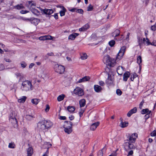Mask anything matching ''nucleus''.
Listing matches in <instances>:
<instances>
[{"mask_svg":"<svg viewBox=\"0 0 156 156\" xmlns=\"http://www.w3.org/2000/svg\"><path fill=\"white\" fill-rule=\"evenodd\" d=\"M33 150L32 147L28 148L27 150V156H31L33 154Z\"/></svg>","mask_w":156,"mask_h":156,"instance_id":"a878e982","label":"nucleus"},{"mask_svg":"<svg viewBox=\"0 0 156 156\" xmlns=\"http://www.w3.org/2000/svg\"><path fill=\"white\" fill-rule=\"evenodd\" d=\"M59 119L60 120H64L66 119V116H59Z\"/></svg>","mask_w":156,"mask_h":156,"instance_id":"052dcab7","label":"nucleus"},{"mask_svg":"<svg viewBox=\"0 0 156 156\" xmlns=\"http://www.w3.org/2000/svg\"><path fill=\"white\" fill-rule=\"evenodd\" d=\"M130 74L129 72H126L123 75V80L125 81H127L128 78L129 77Z\"/></svg>","mask_w":156,"mask_h":156,"instance_id":"aec40b11","label":"nucleus"},{"mask_svg":"<svg viewBox=\"0 0 156 156\" xmlns=\"http://www.w3.org/2000/svg\"><path fill=\"white\" fill-rule=\"evenodd\" d=\"M50 109V107L48 105H46V108L45 109V111L46 112H48V111Z\"/></svg>","mask_w":156,"mask_h":156,"instance_id":"bf43d9fd","label":"nucleus"},{"mask_svg":"<svg viewBox=\"0 0 156 156\" xmlns=\"http://www.w3.org/2000/svg\"><path fill=\"white\" fill-rule=\"evenodd\" d=\"M100 49L101 51H104L103 52V53L104 54L107 51V49L105 47H102V48H101Z\"/></svg>","mask_w":156,"mask_h":156,"instance_id":"09e8293b","label":"nucleus"},{"mask_svg":"<svg viewBox=\"0 0 156 156\" xmlns=\"http://www.w3.org/2000/svg\"><path fill=\"white\" fill-rule=\"evenodd\" d=\"M34 65V63H31L30 64L29 66V69H31Z\"/></svg>","mask_w":156,"mask_h":156,"instance_id":"338daca9","label":"nucleus"},{"mask_svg":"<svg viewBox=\"0 0 156 156\" xmlns=\"http://www.w3.org/2000/svg\"><path fill=\"white\" fill-rule=\"evenodd\" d=\"M14 8L15 9L20 10L25 8V7L22 4H18L14 6Z\"/></svg>","mask_w":156,"mask_h":156,"instance_id":"4be33fe9","label":"nucleus"},{"mask_svg":"<svg viewBox=\"0 0 156 156\" xmlns=\"http://www.w3.org/2000/svg\"><path fill=\"white\" fill-rule=\"evenodd\" d=\"M103 62L107 65L109 66L113 67L115 65V60L111 58L108 55H106L104 57Z\"/></svg>","mask_w":156,"mask_h":156,"instance_id":"20e7f679","label":"nucleus"},{"mask_svg":"<svg viewBox=\"0 0 156 156\" xmlns=\"http://www.w3.org/2000/svg\"><path fill=\"white\" fill-rule=\"evenodd\" d=\"M37 98L32 99L31 102L34 104L36 105L38 104L39 102Z\"/></svg>","mask_w":156,"mask_h":156,"instance_id":"f704fd0d","label":"nucleus"},{"mask_svg":"<svg viewBox=\"0 0 156 156\" xmlns=\"http://www.w3.org/2000/svg\"><path fill=\"white\" fill-rule=\"evenodd\" d=\"M133 153V150L130 151L128 153L127 156H129L130 155H132Z\"/></svg>","mask_w":156,"mask_h":156,"instance_id":"e2e57ef3","label":"nucleus"},{"mask_svg":"<svg viewBox=\"0 0 156 156\" xmlns=\"http://www.w3.org/2000/svg\"><path fill=\"white\" fill-rule=\"evenodd\" d=\"M43 12L46 14L51 15L54 12L53 10L52 9H45L43 10Z\"/></svg>","mask_w":156,"mask_h":156,"instance_id":"2eb2a0df","label":"nucleus"},{"mask_svg":"<svg viewBox=\"0 0 156 156\" xmlns=\"http://www.w3.org/2000/svg\"><path fill=\"white\" fill-rule=\"evenodd\" d=\"M39 39L41 41H44L46 40V38H45V36H41L39 37Z\"/></svg>","mask_w":156,"mask_h":156,"instance_id":"4d7b16f0","label":"nucleus"},{"mask_svg":"<svg viewBox=\"0 0 156 156\" xmlns=\"http://www.w3.org/2000/svg\"><path fill=\"white\" fill-rule=\"evenodd\" d=\"M98 84L101 86H104L105 84V83L102 81H99V82Z\"/></svg>","mask_w":156,"mask_h":156,"instance_id":"6e6d98bb","label":"nucleus"},{"mask_svg":"<svg viewBox=\"0 0 156 156\" xmlns=\"http://www.w3.org/2000/svg\"><path fill=\"white\" fill-rule=\"evenodd\" d=\"M116 93L118 95H120L122 93V91L119 89H117L116 90Z\"/></svg>","mask_w":156,"mask_h":156,"instance_id":"a18cd8bd","label":"nucleus"},{"mask_svg":"<svg viewBox=\"0 0 156 156\" xmlns=\"http://www.w3.org/2000/svg\"><path fill=\"white\" fill-rule=\"evenodd\" d=\"M142 61V60L141 57L140 56H138L137 59V63L140 65V64L141 63Z\"/></svg>","mask_w":156,"mask_h":156,"instance_id":"4c0bfd02","label":"nucleus"},{"mask_svg":"<svg viewBox=\"0 0 156 156\" xmlns=\"http://www.w3.org/2000/svg\"><path fill=\"white\" fill-rule=\"evenodd\" d=\"M79 35V34L77 33H73L69 36V39L73 40Z\"/></svg>","mask_w":156,"mask_h":156,"instance_id":"a211bd4d","label":"nucleus"},{"mask_svg":"<svg viewBox=\"0 0 156 156\" xmlns=\"http://www.w3.org/2000/svg\"><path fill=\"white\" fill-rule=\"evenodd\" d=\"M143 41L144 43L146 45H152V43L150 42L149 39L147 38L146 39L144 38L143 39Z\"/></svg>","mask_w":156,"mask_h":156,"instance_id":"5701e85b","label":"nucleus"},{"mask_svg":"<svg viewBox=\"0 0 156 156\" xmlns=\"http://www.w3.org/2000/svg\"><path fill=\"white\" fill-rule=\"evenodd\" d=\"M77 9L76 8H72L70 9L69 10V11H70L71 12H76V10Z\"/></svg>","mask_w":156,"mask_h":156,"instance_id":"774afa93","label":"nucleus"},{"mask_svg":"<svg viewBox=\"0 0 156 156\" xmlns=\"http://www.w3.org/2000/svg\"><path fill=\"white\" fill-rule=\"evenodd\" d=\"M137 39L138 45L140 47L143 44V40H142V38L139 36H137Z\"/></svg>","mask_w":156,"mask_h":156,"instance_id":"393cba45","label":"nucleus"},{"mask_svg":"<svg viewBox=\"0 0 156 156\" xmlns=\"http://www.w3.org/2000/svg\"><path fill=\"white\" fill-rule=\"evenodd\" d=\"M15 75L17 78L20 77V79L19 80V81L20 82L21 80V78L23 77L21 74L20 73H15Z\"/></svg>","mask_w":156,"mask_h":156,"instance_id":"ea45409f","label":"nucleus"},{"mask_svg":"<svg viewBox=\"0 0 156 156\" xmlns=\"http://www.w3.org/2000/svg\"><path fill=\"white\" fill-rule=\"evenodd\" d=\"M80 106V108L84 107L86 104V101L84 99H82L79 101Z\"/></svg>","mask_w":156,"mask_h":156,"instance_id":"412c9836","label":"nucleus"},{"mask_svg":"<svg viewBox=\"0 0 156 156\" xmlns=\"http://www.w3.org/2000/svg\"><path fill=\"white\" fill-rule=\"evenodd\" d=\"M100 122H98L93 123L90 126V129L94 130L99 125Z\"/></svg>","mask_w":156,"mask_h":156,"instance_id":"f8f14e48","label":"nucleus"},{"mask_svg":"<svg viewBox=\"0 0 156 156\" xmlns=\"http://www.w3.org/2000/svg\"><path fill=\"white\" fill-rule=\"evenodd\" d=\"M151 135L152 136H156V131L155 130H154L151 133Z\"/></svg>","mask_w":156,"mask_h":156,"instance_id":"3c124183","label":"nucleus"},{"mask_svg":"<svg viewBox=\"0 0 156 156\" xmlns=\"http://www.w3.org/2000/svg\"><path fill=\"white\" fill-rule=\"evenodd\" d=\"M53 125L52 123L49 120H42L37 124V128L39 131H46Z\"/></svg>","mask_w":156,"mask_h":156,"instance_id":"f03ea898","label":"nucleus"},{"mask_svg":"<svg viewBox=\"0 0 156 156\" xmlns=\"http://www.w3.org/2000/svg\"><path fill=\"white\" fill-rule=\"evenodd\" d=\"M55 63L54 68L55 72L60 74L64 73L65 70V68L64 66L62 65H58L57 62H53Z\"/></svg>","mask_w":156,"mask_h":156,"instance_id":"39448f33","label":"nucleus"},{"mask_svg":"<svg viewBox=\"0 0 156 156\" xmlns=\"http://www.w3.org/2000/svg\"><path fill=\"white\" fill-rule=\"evenodd\" d=\"M151 113V111H149L147 108L143 109L141 111V113L144 114L147 113V114H150Z\"/></svg>","mask_w":156,"mask_h":156,"instance_id":"bb28decb","label":"nucleus"},{"mask_svg":"<svg viewBox=\"0 0 156 156\" xmlns=\"http://www.w3.org/2000/svg\"><path fill=\"white\" fill-rule=\"evenodd\" d=\"M25 20H28L30 21L32 24H33L35 26H37L40 21L39 19L35 18H32L31 19H25Z\"/></svg>","mask_w":156,"mask_h":156,"instance_id":"1a4fd4ad","label":"nucleus"},{"mask_svg":"<svg viewBox=\"0 0 156 156\" xmlns=\"http://www.w3.org/2000/svg\"><path fill=\"white\" fill-rule=\"evenodd\" d=\"M68 121H66L64 122V124L63 125V128H64V131L68 134Z\"/></svg>","mask_w":156,"mask_h":156,"instance_id":"4468645a","label":"nucleus"},{"mask_svg":"<svg viewBox=\"0 0 156 156\" xmlns=\"http://www.w3.org/2000/svg\"><path fill=\"white\" fill-rule=\"evenodd\" d=\"M93 9V7L92 5L91 4L89 5L87 7V11H91Z\"/></svg>","mask_w":156,"mask_h":156,"instance_id":"37998d69","label":"nucleus"},{"mask_svg":"<svg viewBox=\"0 0 156 156\" xmlns=\"http://www.w3.org/2000/svg\"><path fill=\"white\" fill-rule=\"evenodd\" d=\"M27 98L26 96H23L21 98L18 99V101L20 103H24L26 101Z\"/></svg>","mask_w":156,"mask_h":156,"instance_id":"cd10ccee","label":"nucleus"},{"mask_svg":"<svg viewBox=\"0 0 156 156\" xmlns=\"http://www.w3.org/2000/svg\"><path fill=\"white\" fill-rule=\"evenodd\" d=\"M138 134L136 133H133L131 135H129L128 137V140H127L129 142H125L124 144L125 150L126 151H128L129 150L134 149L135 148V146L133 144L130 143H134L137 137Z\"/></svg>","mask_w":156,"mask_h":156,"instance_id":"f257e3e1","label":"nucleus"},{"mask_svg":"<svg viewBox=\"0 0 156 156\" xmlns=\"http://www.w3.org/2000/svg\"><path fill=\"white\" fill-rule=\"evenodd\" d=\"M133 113L130 110L127 114V116L130 117Z\"/></svg>","mask_w":156,"mask_h":156,"instance_id":"0e129e2a","label":"nucleus"},{"mask_svg":"<svg viewBox=\"0 0 156 156\" xmlns=\"http://www.w3.org/2000/svg\"><path fill=\"white\" fill-rule=\"evenodd\" d=\"M29 11L27 10H22L20 11V13L22 14H24L27 13Z\"/></svg>","mask_w":156,"mask_h":156,"instance_id":"864d4df0","label":"nucleus"},{"mask_svg":"<svg viewBox=\"0 0 156 156\" xmlns=\"http://www.w3.org/2000/svg\"><path fill=\"white\" fill-rule=\"evenodd\" d=\"M76 12L81 14H83V11L81 9H77Z\"/></svg>","mask_w":156,"mask_h":156,"instance_id":"79ce46f5","label":"nucleus"},{"mask_svg":"<svg viewBox=\"0 0 156 156\" xmlns=\"http://www.w3.org/2000/svg\"><path fill=\"white\" fill-rule=\"evenodd\" d=\"M94 89L96 92H99L101 91L102 88L100 86L98 85H95L94 86Z\"/></svg>","mask_w":156,"mask_h":156,"instance_id":"6ab92c4d","label":"nucleus"},{"mask_svg":"<svg viewBox=\"0 0 156 156\" xmlns=\"http://www.w3.org/2000/svg\"><path fill=\"white\" fill-rule=\"evenodd\" d=\"M9 120L13 125L15 124L17 125L18 122L15 115H13V112L11 113L9 115Z\"/></svg>","mask_w":156,"mask_h":156,"instance_id":"6e6552de","label":"nucleus"},{"mask_svg":"<svg viewBox=\"0 0 156 156\" xmlns=\"http://www.w3.org/2000/svg\"><path fill=\"white\" fill-rule=\"evenodd\" d=\"M90 78L89 76H86L81 79H80L77 82V83H80L88 81Z\"/></svg>","mask_w":156,"mask_h":156,"instance_id":"9b49d317","label":"nucleus"},{"mask_svg":"<svg viewBox=\"0 0 156 156\" xmlns=\"http://www.w3.org/2000/svg\"><path fill=\"white\" fill-rule=\"evenodd\" d=\"M133 113H136L137 111V109L136 107H134L133 109L130 110Z\"/></svg>","mask_w":156,"mask_h":156,"instance_id":"49530a36","label":"nucleus"},{"mask_svg":"<svg viewBox=\"0 0 156 156\" xmlns=\"http://www.w3.org/2000/svg\"><path fill=\"white\" fill-rule=\"evenodd\" d=\"M103 152L102 150L99 151L98 153V156H102Z\"/></svg>","mask_w":156,"mask_h":156,"instance_id":"603ef678","label":"nucleus"},{"mask_svg":"<svg viewBox=\"0 0 156 156\" xmlns=\"http://www.w3.org/2000/svg\"><path fill=\"white\" fill-rule=\"evenodd\" d=\"M90 27L89 25L88 24H86L83 26L81 28L79 29L80 31H86Z\"/></svg>","mask_w":156,"mask_h":156,"instance_id":"dca6fc26","label":"nucleus"},{"mask_svg":"<svg viewBox=\"0 0 156 156\" xmlns=\"http://www.w3.org/2000/svg\"><path fill=\"white\" fill-rule=\"evenodd\" d=\"M74 94L78 95L79 96H82L84 94L83 91L79 87H76L73 91Z\"/></svg>","mask_w":156,"mask_h":156,"instance_id":"0eeeda50","label":"nucleus"},{"mask_svg":"<svg viewBox=\"0 0 156 156\" xmlns=\"http://www.w3.org/2000/svg\"><path fill=\"white\" fill-rule=\"evenodd\" d=\"M115 44V41L114 40H111L110 41L108 44L111 47H113Z\"/></svg>","mask_w":156,"mask_h":156,"instance_id":"a19ab883","label":"nucleus"},{"mask_svg":"<svg viewBox=\"0 0 156 156\" xmlns=\"http://www.w3.org/2000/svg\"><path fill=\"white\" fill-rule=\"evenodd\" d=\"M16 147V145L14 142H11L9 143L8 147L10 148H14Z\"/></svg>","mask_w":156,"mask_h":156,"instance_id":"c9c22d12","label":"nucleus"},{"mask_svg":"<svg viewBox=\"0 0 156 156\" xmlns=\"http://www.w3.org/2000/svg\"><path fill=\"white\" fill-rule=\"evenodd\" d=\"M33 87L31 81L26 80L23 81L21 84L20 89L25 92L30 91L33 90Z\"/></svg>","mask_w":156,"mask_h":156,"instance_id":"7ed1b4c3","label":"nucleus"},{"mask_svg":"<svg viewBox=\"0 0 156 156\" xmlns=\"http://www.w3.org/2000/svg\"><path fill=\"white\" fill-rule=\"evenodd\" d=\"M126 48V47L125 46H123L121 48L119 52V53L117 55L116 57V60H119L123 57L124 53L125 51Z\"/></svg>","mask_w":156,"mask_h":156,"instance_id":"423d86ee","label":"nucleus"},{"mask_svg":"<svg viewBox=\"0 0 156 156\" xmlns=\"http://www.w3.org/2000/svg\"><path fill=\"white\" fill-rule=\"evenodd\" d=\"M33 1H28L26 3V6L28 8H30V10L32 8H33V6L35 7L36 6V4L33 3Z\"/></svg>","mask_w":156,"mask_h":156,"instance_id":"9d476101","label":"nucleus"},{"mask_svg":"<svg viewBox=\"0 0 156 156\" xmlns=\"http://www.w3.org/2000/svg\"><path fill=\"white\" fill-rule=\"evenodd\" d=\"M69 124L70 126H69V133H71L73 131L72 126H73V123L72 122H69Z\"/></svg>","mask_w":156,"mask_h":156,"instance_id":"e433bc0d","label":"nucleus"},{"mask_svg":"<svg viewBox=\"0 0 156 156\" xmlns=\"http://www.w3.org/2000/svg\"><path fill=\"white\" fill-rule=\"evenodd\" d=\"M144 101H143V100L142 101L140 102V103L139 105V108L140 109H141L142 108V106L144 103Z\"/></svg>","mask_w":156,"mask_h":156,"instance_id":"680f3d73","label":"nucleus"},{"mask_svg":"<svg viewBox=\"0 0 156 156\" xmlns=\"http://www.w3.org/2000/svg\"><path fill=\"white\" fill-rule=\"evenodd\" d=\"M30 10L34 14L38 16L39 14V11L35 8H32Z\"/></svg>","mask_w":156,"mask_h":156,"instance_id":"b1692460","label":"nucleus"},{"mask_svg":"<svg viewBox=\"0 0 156 156\" xmlns=\"http://www.w3.org/2000/svg\"><path fill=\"white\" fill-rule=\"evenodd\" d=\"M25 118L28 121H31L34 118L33 115H26Z\"/></svg>","mask_w":156,"mask_h":156,"instance_id":"c756f323","label":"nucleus"},{"mask_svg":"<svg viewBox=\"0 0 156 156\" xmlns=\"http://www.w3.org/2000/svg\"><path fill=\"white\" fill-rule=\"evenodd\" d=\"M124 71V69L121 66H119L117 69V72L119 75H121L122 74Z\"/></svg>","mask_w":156,"mask_h":156,"instance_id":"ddd939ff","label":"nucleus"},{"mask_svg":"<svg viewBox=\"0 0 156 156\" xmlns=\"http://www.w3.org/2000/svg\"><path fill=\"white\" fill-rule=\"evenodd\" d=\"M137 76V75L136 74H133L131 76L130 79L131 81H133L134 79Z\"/></svg>","mask_w":156,"mask_h":156,"instance_id":"de8ad7c7","label":"nucleus"},{"mask_svg":"<svg viewBox=\"0 0 156 156\" xmlns=\"http://www.w3.org/2000/svg\"><path fill=\"white\" fill-rule=\"evenodd\" d=\"M66 11V9L64 7H63L62 10H61L60 12V16H62L65 15V12Z\"/></svg>","mask_w":156,"mask_h":156,"instance_id":"72a5a7b5","label":"nucleus"},{"mask_svg":"<svg viewBox=\"0 0 156 156\" xmlns=\"http://www.w3.org/2000/svg\"><path fill=\"white\" fill-rule=\"evenodd\" d=\"M155 23L154 25L152 26L151 27V30L153 31H155L156 30V27Z\"/></svg>","mask_w":156,"mask_h":156,"instance_id":"8fccbe9b","label":"nucleus"},{"mask_svg":"<svg viewBox=\"0 0 156 156\" xmlns=\"http://www.w3.org/2000/svg\"><path fill=\"white\" fill-rule=\"evenodd\" d=\"M120 33V30L118 29H116L112 33V36L115 37V40H117V39L115 37L119 35Z\"/></svg>","mask_w":156,"mask_h":156,"instance_id":"f3484780","label":"nucleus"},{"mask_svg":"<svg viewBox=\"0 0 156 156\" xmlns=\"http://www.w3.org/2000/svg\"><path fill=\"white\" fill-rule=\"evenodd\" d=\"M65 97V95L63 94H61L59 95L57 97V100L58 101H60L63 100Z\"/></svg>","mask_w":156,"mask_h":156,"instance_id":"7c9ffc66","label":"nucleus"},{"mask_svg":"<svg viewBox=\"0 0 156 156\" xmlns=\"http://www.w3.org/2000/svg\"><path fill=\"white\" fill-rule=\"evenodd\" d=\"M145 6H147L149 2V0H141Z\"/></svg>","mask_w":156,"mask_h":156,"instance_id":"c03bdc74","label":"nucleus"},{"mask_svg":"<svg viewBox=\"0 0 156 156\" xmlns=\"http://www.w3.org/2000/svg\"><path fill=\"white\" fill-rule=\"evenodd\" d=\"M20 65L21 67L24 69L27 66V63L25 61H23L20 62Z\"/></svg>","mask_w":156,"mask_h":156,"instance_id":"2f4dec72","label":"nucleus"},{"mask_svg":"<svg viewBox=\"0 0 156 156\" xmlns=\"http://www.w3.org/2000/svg\"><path fill=\"white\" fill-rule=\"evenodd\" d=\"M128 123L127 122H124L122 121L120 123V126L122 128H124L128 126Z\"/></svg>","mask_w":156,"mask_h":156,"instance_id":"473e14b6","label":"nucleus"},{"mask_svg":"<svg viewBox=\"0 0 156 156\" xmlns=\"http://www.w3.org/2000/svg\"><path fill=\"white\" fill-rule=\"evenodd\" d=\"M45 38L47 40H51L52 39V37L51 36H45Z\"/></svg>","mask_w":156,"mask_h":156,"instance_id":"5fc2aeb1","label":"nucleus"},{"mask_svg":"<svg viewBox=\"0 0 156 156\" xmlns=\"http://www.w3.org/2000/svg\"><path fill=\"white\" fill-rule=\"evenodd\" d=\"M80 58L82 60H85L87 58V54L85 53H81L80 54Z\"/></svg>","mask_w":156,"mask_h":156,"instance_id":"c85d7f7f","label":"nucleus"},{"mask_svg":"<svg viewBox=\"0 0 156 156\" xmlns=\"http://www.w3.org/2000/svg\"><path fill=\"white\" fill-rule=\"evenodd\" d=\"M130 34V33H128L127 35L126 39L127 41H129V37Z\"/></svg>","mask_w":156,"mask_h":156,"instance_id":"69168bd1","label":"nucleus"},{"mask_svg":"<svg viewBox=\"0 0 156 156\" xmlns=\"http://www.w3.org/2000/svg\"><path fill=\"white\" fill-rule=\"evenodd\" d=\"M4 66L2 64H0V71L3 70L4 69Z\"/></svg>","mask_w":156,"mask_h":156,"instance_id":"13d9d810","label":"nucleus"},{"mask_svg":"<svg viewBox=\"0 0 156 156\" xmlns=\"http://www.w3.org/2000/svg\"><path fill=\"white\" fill-rule=\"evenodd\" d=\"M75 108L74 106H69V112L73 113L75 110Z\"/></svg>","mask_w":156,"mask_h":156,"instance_id":"58836bf2","label":"nucleus"}]
</instances>
